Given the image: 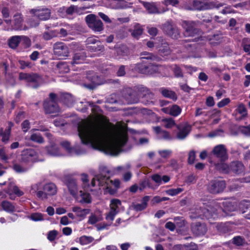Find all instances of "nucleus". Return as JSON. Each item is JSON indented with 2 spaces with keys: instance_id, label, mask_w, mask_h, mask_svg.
<instances>
[{
  "instance_id": "nucleus-1",
  "label": "nucleus",
  "mask_w": 250,
  "mask_h": 250,
  "mask_svg": "<svg viewBox=\"0 0 250 250\" xmlns=\"http://www.w3.org/2000/svg\"><path fill=\"white\" fill-rule=\"evenodd\" d=\"M78 132L83 144L111 155H117L127 141L125 127L109 123L104 116L79 124Z\"/></svg>"
},
{
  "instance_id": "nucleus-2",
  "label": "nucleus",
  "mask_w": 250,
  "mask_h": 250,
  "mask_svg": "<svg viewBox=\"0 0 250 250\" xmlns=\"http://www.w3.org/2000/svg\"><path fill=\"white\" fill-rule=\"evenodd\" d=\"M106 173H109V171L106 167L101 169L100 173L95 175L91 180V186L92 187L105 186L106 192L110 194H113L119 188L120 182L118 179L110 180L106 175Z\"/></svg>"
},
{
  "instance_id": "nucleus-3",
  "label": "nucleus",
  "mask_w": 250,
  "mask_h": 250,
  "mask_svg": "<svg viewBox=\"0 0 250 250\" xmlns=\"http://www.w3.org/2000/svg\"><path fill=\"white\" fill-rule=\"evenodd\" d=\"M31 192L32 193H36L40 199L45 200L55 195L57 192V188L53 183H48L44 185L38 183L31 186Z\"/></svg>"
},
{
  "instance_id": "nucleus-4",
  "label": "nucleus",
  "mask_w": 250,
  "mask_h": 250,
  "mask_svg": "<svg viewBox=\"0 0 250 250\" xmlns=\"http://www.w3.org/2000/svg\"><path fill=\"white\" fill-rule=\"evenodd\" d=\"M140 58L143 60V62H145V63L148 62L149 65L147 66L145 65L144 68L140 69L139 66L142 65V64H137L136 69L140 72L142 73H147L149 74H153L159 72L160 71L161 66H159L150 62V61L154 60L156 59V57L152 54L147 52H143L141 54Z\"/></svg>"
},
{
  "instance_id": "nucleus-5",
  "label": "nucleus",
  "mask_w": 250,
  "mask_h": 250,
  "mask_svg": "<svg viewBox=\"0 0 250 250\" xmlns=\"http://www.w3.org/2000/svg\"><path fill=\"white\" fill-rule=\"evenodd\" d=\"M223 3L211 1L208 3L205 2L204 0H193L192 1V5L188 8L189 10H203L210 9L213 8L219 9L224 6Z\"/></svg>"
},
{
  "instance_id": "nucleus-6",
  "label": "nucleus",
  "mask_w": 250,
  "mask_h": 250,
  "mask_svg": "<svg viewBox=\"0 0 250 250\" xmlns=\"http://www.w3.org/2000/svg\"><path fill=\"white\" fill-rule=\"evenodd\" d=\"M19 79L24 80L28 83L29 86L34 88H37L41 81V77L35 73L27 74L25 73H21L19 74Z\"/></svg>"
},
{
  "instance_id": "nucleus-7",
  "label": "nucleus",
  "mask_w": 250,
  "mask_h": 250,
  "mask_svg": "<svg viewBox=\"0 0 250 250\" xmlns=\"http://www.w3.org/2000/svg\"><path fill=\"white\" fill-rule=\"evenodd\" d=\"M138 89L139 93H137L136 90H132L130 88L125 89V92L127 95L125 93V99L126 103L127 104H134L139 101V98L141 96L140 92H146L147 93L148 90L146 88L141 87L140 88H136Z\"/></svg>"
},
{
  "instance_id": "nucleus-8",
  "label": "nucleus",
  "mask_w": 250,
  "mask_h": 250,
  "mask_svg": "<svg viewBox=\"0 0 250 250\" xmlns=\"http://www.w3.org/2000/svg\"><path fill=\"white\" fill-rule=\"evenodd\" d=\"M56 95L51 93L49 94L50 99L44 102L43 106L46 113L52 114L60 111V109L56 102Z\"/></svg>"
},
{
  "instance_id": "nucleus-9",
  "label": "nucleus",
  "mask_w": 250,
  "mask_h": 250,
  "mask_svg": "<svg viewBox=\"0 0 250 250\" xmlns=\"http://www.w3.org/2000/svg\"><path fill=\"white\" fill-rule=\"evenodd\" d=\"M85 21L88 26L95 31H101L103 29V25L101 21L93 14L87 15Z\"/></svg>"
},
{
  "instance_id": "nucleus-10",
  "label": "nucleus",
  "mask_w": 250,
  "mask_h": 250,
  "mask_svg": "<svg viewBox=\"0 0 250 250\" xmlns=\"http://www.w3.org/2000/svg\"><path fill=\"white\" fill-rule=\"evenodd\" d=\"M165 33L173 39H178L180 36L179 30L171 21H167L162 25Z\"/></svg>"
},
{
  "instance_id": "nucleus-11",
  "label": "nucleus",
  "mask_w": 250,
  "mask_h": 250,
  "mask_svg": "<svg viewBox=\"0 0 250 250\" xmlns=\"http://www.w3.org/2000/svg\"><path fill=\"white\" fill-rule=\"evenodd\" d=\"M121 206V202L119 199H114L110 201V210L106 216V219L107 221L112 222L114 220L115 215L119 212V208Z\"/></svg>"
},
{
  "instance_id": "nucleus-12",
  "label": "nucleus",
  "mask_w": 250,
  "mask_h": 250,
  "mask_svg": "<svg viewBox=\"0 0 250 250\" xmlns=\"http://www.w3.org/2000/svg\"><path fill=\"white\" fill-rule=\"evenodd\" d=\"M226 187L225 182L223 180L211 181L208 187V190L212 193H218L223 191Z\"/></svg>"
},
{
  "instance_id": "nucleus-13",
  "label": "nucleus",
  "mask_w": 250,
  "mask_h": 250,
  "mask_svg": "<svg viewBox=\"0 0 250 250\" xmlns=\"http://www.w3.org/2000/svg\"><path fill=\"white\" fill-rule=\"evenodd\" d=\"M181 24L185 29V36H194L198 32V30L195 28V23L193 21H183Z\"/></svg>"
},
{
  "instance_id": "nucleus-14",
  "label": "nucleus",
  "mask_w": 250,
  "mask_h": 250,
  "mask_svg": "<svg viewBox=\"0 0 250 250\" xmlns=\"http://www.w3.org/2000/svg\"><path fill=\"white\" fill-rule=\"evenodd\" d=\"M22 161L25 163L35 162L39 161L36 152L32 149L24 150L21 154Z\"/></svg>"
},
{
  "instance_id": "nucleus-15",
  "label": "nucleus",
  "mask_w": 250,
  "mask_h": 250,
  "mask_svg": "<svg viewBox=\"0 0 250 250\" xmlns=\"http://www.w3.org/2000/svg\"><path fill=\"white\" fill-rule=\"evenodd\" d=\"M213 154L218 158L220 161H225L228 158L227 150L223 145L215 146L212 150Z\"/></svg>"
},
{
  "instance_id": "nucleus-16",
  "label": "nucleus",
  "mask_w": 250,
  "mask_h": 250,
  "mask_svg": "<svg viewBox=\"0 0 250 250\" xmlns=\"http://www.w3.org/2000/svg\"><path fill=\"white\" fill-rule=\"evenodd\" d=\"M54 54L59 57H67L69 54L67 46L63 42H57L53 46Z\"/></svg>"
},
{
  "instance_id": "nucleus-17",
  "label": "nucleus",
  "mask_w": 250,
  "mask_h": 250,
  "mask_svg": "<svg viewBox=\"0 0 250 250\" xmlns=\"http://www.w3.org/2000/svg\"><path fill=\"white\" fill-rule=\"evenodd\" d=\"M0 211L12 213L17 211V208L12 203L4 200L0 201Z\"/></svg>"
},
{
  "instance_id": "nucleus-18",
  "label": "nucleus",
  "mask_w": 250,
  "mask_h": 250,
  "mask_svg": "<svg viewBox=\"0 0 250 250\" xmlns=\"http://www.w3.org/2000/svg\"><path fill=\"white\" fill-rule=\"evenodd\" d=\"M67 186L70 194L77 200H78L79 189L76 181L73 179H69L67 183Z\"/></svg>"
},
{
  "instance_id": "nucleus-19",
  "label": "nucleus",
  "mask_w": 250,
  "mask_h": 250,
  "mask_svg": "<svg viewBox=\"0 0 250 250\" xmlns=\"http://www.w3.org/2000/svg\"><path fill=\"white\" fill-rule=\"evenodd\" d=\"M246 107L243 104H239L235 110L233 115L236 120H241L247 116Z\"/></svg>"
},
{
  "instance_id": "nucleus-20",
  "label": "nucleus",
  "mask_w": 250,
  "mask_h": 250,
  "mask_svg": "<svg viewBox=\"0 0 250 250\" xmlns=\"http://www.w3.org/2000/svg\"><path fill=\"white\" fill-rule=\"evenodd\" d=\"M72 210L80 221L83 220L90 211L89 208H82L78 206L73 207L72 208Z\"/></svg>"
},
{
  "instance_id": "nucleus-21",
  "label": "nucleus",
  "mask_w": 250,
  "mask_h": 250,
  "mask_svg": "<svg viewBox=\"0 0 250 250\" xmlns=\"http://www.w3.org/2000/svg\"><path fill=\"white\" fill-rule=\"evenodd\" d=\"M23 18L21 14L17 13L13 17L11 21V29L14 30H21L22 29Z\"/></svg>"
},
{
  "instance_id": "nucleus-22",
  "label": "nucleus",
  "mask_w": 250,
  "mask_h": 250,
  "mask_svg": "<svg viewBox=\"0 0 250 250\" xmlns=\"http://www.w3.org/2000/svg\"><path fill=\"white\" fill-rule=\"evenodd\" d=\"M191 229L193 233L197 236L205 234L207 230L206 225L200 223L192 224Z\"/></svg>"
},
{
  "instance_id": "nucleus-23",
  "label": "nucleus",
  "mask_w": 250,
  "mask_h": 250,
  "mask_svg": "<svg viewBox=\"0 0 250 250\" xmlns=\"http://www.w3.org/2000/svg\"><path fill=\"white\" fill-rule=\"evenodd\" d=\"M191 126L187 123L180 125L179 126V132L177 134V138L179 139H184L190 131Z\"/></svg>"
},
{
  "instance_id": "nucleus-24",
  "label": "nucleus",
  "mask_w": 250,
  "mask_h": 250,
  "mask_svg": "<svg viewBox=\"0 0 250 250\" xmlns=\"http://www.w3.org/2000/svg\"><path fill=\"white\" fill-rule=\"evenodd\" d=\"M34 14L41 20H47L50 18L51 12L48 9H42L35 10Z\"/></svg>"
},
{
  "instance_id": "nucleus-25",
  "label": "nucleus",
  "mask_w": 250,
  "mask_h": 250,
  "mask_svg": "<svg viewBox=\"0 0 250 250\" xmlns=\"http://www.w3.org/2000/svg\"><path fill=\"white\" fill-rule=\"evenodd\" d=\"M149 198V196H145L142 199L141 203L134 204L132 205V207L136 211H141L145 209L147 207Z\"/></svg>"
},
{
  "instance_id": "nucleus-26",
  "label": "nucleus",
  "mask_w": 250,
  "mask_h": 250,
  "mask_svg": "<svg viewBox=\"0 0 250 250\" xmlns=\"http://www.w3.org/2000/svg\"><path fill=\"white\" fill-rule=\"evenodd\" d=\"M239 208L243 213H246L245 217L250 219V201H244L239 205Z\"/></svg>"
},
{
  "instance_id": "nucleus-27",
  "label": "nucleus",
  "mask_w": 250,
  "mask_h": 250,
  "mask_svg": "<svg viewBox=\"0 0 250 250\" xmlns=\"http://www.w3.org/2000/svg\"><path fill=\"white\" fill-rule=\"evenodd\" d=\"M103 219L102 213L100 211H96L91 213L88 220V223L94 225Z\"/></svg>"
},
{
  "instance_id": "nucleus-28",
  "label": "nucleus",
  "mask_w": 250,
  "mask_h": 250,
  "mask_svg": "<svg viewBox=\"0 0 250 250\" xmlns=\"http://www.w3.org/2000/svg\"><path fill=\"white\" fill-rule=\"evenodd\" d=\"M86 57V54L83 51L76 53L73 56V61L71 62L72 64L83 63Z\"/></svg>"
},
{
  "instance_id": "nucleus-29",
  "label": "nucleus",
  "mask_w": 250,
  "mask_h": 250,
  "mask_svg": "<svg viewBox=\"0 0 250 250\" xmlns=\"http://www.w3.org/2000/svg\"><path fill=\"white\" fill-rule=\"evenodd\" d=\"M231 171L236 174H240L244 170V167L243 164L238 161L233 162L230 164Z\"/></svg>"
},
{
  "instance_id": "nucleus-30",
  "label": "nucleus",
  "mask_w": 250,
  "mask_h": 250,
  "mask_svg": "<svg viewBox=\"0 0 250 250\" xmlns=\"http://www.w3.org/2000/svg\"><path fill=\"white\" fill-rule=\"evenodd\" d=\"M214 165L216 168L222 172L228 173L231 171L230 165H228L225 161H220V163H214Z\"/></svg>"
},
{
  "instance_id": "nucleus-31",
  "label": "nucleus",
  "mask_w": 250,
  "mask_h": 250,
  "mask_svg": "<svg viewBox=\"0 0 250 250\" xmlns=\"http://www.w3.org/2000/svg\"><path fill=\"white\" fill-rule=\"evenodd\" d=\"M13 125V124L10 122L9 123V126L7 129H6L4 131L3 129L0 130V135L3 142L7 143L8 141L10 135L11 128Z\"/></svg>"
},
{
  "instance_id": "nucleus-32",
  "label": "nucleus",
  "mask_w": 250,
  "mask_h": 250,
  "mask_svg": "<svg viewBox=\"0 0 250 250\" xmlns=\"http://www.w3.org/2000/svg\"><path fill=\"white\" fill-rule=\"evenodd\" d=\"M161 92L165 97L169 98L174 101H176L177 99L176 93L174 91L168 89L162 88L161 89Z\"/></svg>"
},
{
  "instance_id": "nucleus-33",
  "label": "nucleus",
  "mask_w": 250,
  "mask_h": 250,
  "mask_svg": "<svg viewBox=\"0 0 250 250\" xmlns=\"http://www.w3.org/2000/svg\"><path fill=\"white\" fill-rule=\"evenodd\" d=\"M61 145L71 155H73L74 153L76 154H80L82 153V152L77 151L75 148H72L70 146L69 142L67 141H62L61 143Z\"/></svg>"
},
{
  "instance_id": "nucleus-34",
  "label": "nucleus",
  "mask_w": 250,
  "mask_h": 250,
  "mask_svg": "<svg viewBox=\"0 0 250 250\" xmlns=\"http://www.w3.org/2000/svg\"><path fill=\"white\" fill-rule=\"evenodd\" d=\"M80 197H79V202L81 203L88 204L91 202L90 195L86 192H83L82 190H79Z\"/></svg>"
},
{
  "instance_id": "nucleus-35",
  "label": "nucleus",
  "mask_w": 250,
  "mask_h": 250,
  "mask_svg": "<svg viewBox=\"0 0 250 250\" xmlns=\"http://www.w3.org/2000/svg\"><path fill=\"white\" fill-rule=\"evenodd\" d=\"M157 48L159 49V51L163 53L164 55H167L170 52L167 43L164 42L163 40H162L161 45L159 44Z\"/></svg>"
},
{
  "instance_id": "nucleus-36",
  "label": "nucleus",
  "mask_w": 250,
  "mask_h": 250,
  "mask_svg": "<svg viewBox=\"0 0 250 250\" xmlns=\"http://www.w3.org/2000/svg\"><path fill=\"white\" fill-rule=\"evenodd\" d=\"M21 42V36H14L12 37L9 40L8 44L12 48H16Z\"/></svg>"
},
{
  "instance_id": "nucleus-37",
  "label": "nucleus",
  "mask_w": 250,
  "mask_h": 250,
  "mask_svg": "<svg viewBox=\"0 0 250 250\" xmlns=\"http://www.w3.org/2000/svg\"><path fill=\"white\" fill-rule=\"evenodd\" d=\"M57 68L59 73H66L69 72V68L65 62H60L57 64Z\"/></svg>"
},
{
  "instance_id": "nucleus-38",
  "label": "nucleus",
  "mask_w": 250,
  "mask_h": 250,
  "mask_svg": "<svg viewBox=\"0 0 250 250\" xmlns=\"http://www.w3.org/2000/svg\"><path fill=\"white\" fill-rule=\"evenodd\" d=\"M94 239L90 236L83 235L79 239V242L82 245H86L92 243Z\"/></svg>"
},
{
  "instance_id": "nucleus-39",
  "label": "nucleus",
  "mask_w": 250,
  "mask_h": 250,
  "mask_svg": "<svg viewBox=\"0 0 250 250\" xmlns=\"http://www.w3.org/2000/svg\"><path fill=\"white\" fill-rule=\"evenodd\" d=\"M47 152L51 156H58L62 155L58 148L56 146H51L47 147Z\"/></svg>"
},
{
  "instance_id": "nucleus-40",
  "label": "nucleus",
  "mask_w": 250,
  "mask_h": 250,
  "mask_svg": "<svg viewBox=\"0 0 250 250\" xmlns=\"http://www.w3.org/2000/svg\"><path fill=\"white\" fill-rule=\"evenodd\" d=\"M143 29L142 27L139 24H135L134 26V29L132 32V35L136 38L138 37L142 34Z\"/></svg>"
},
{
  "instance_id": "nucleus-41",
  "label": "nucleus",
  "mask_w": 250,
  "mask_h": 250,
  "mask_svg": "<svg viewBox=\"0 0 250 250\" xmlns=\"http://www.w3.org/2000/svg\"><path fill=\"white\" fill-rule=\"evenodd\" d=\"M144 6L149 13H159L158 10L153 3L145 2Z\"/></svg>"
},
{
  "instance_id": "nucleus-42",
  "label": "nucleus",
  "mask_w": 250,
  "mask_h": 250,
  "mask_svg": "<svg viewBox=\"0 0 250 250\" xmlns=\"http://www.w3.org/2000/svg\"><path fill=\"white\" fill-rule=\"evenodd\" d=\"M30 139L34 142L37 143H42L43 142V138L39 133H32Z\"/></svg>"
},
{
  "instance_id": "nucleus-43",
  "label": "nucleus",
  "mask_w": 250,
  "mask_h": 250,
  "mask_svg": "<svg viewBox=\"0 0 250 250\" xmlns=\"http://www.w3.org/2000/svg\"><path fill=\"white\" fill-rule=\"evenodd\" d=\"M184 191V188H170L165 191V192L167 194L171 196H176L181 192Z\"/></svg>"
},
{
  "instance_id": "nucleus-44",
  "label": "nucleus",
  "mask_w": 250,
  "mask_h": 250,
  "mask_svg": "<svg viewBox=\"0 0 250 250\" xmlns=\"http://www.w3.org/2000/svg\"><path fill=\"white\" fill-rule=\"evenodd\" d=\"M12 192L18 196H21L23 194V192L18 187L15 185L11 186L8 188L7 193L10 194Z\"/></svg>"
},
{
  "instance_id": "nucleus-45",
  "label": "nucleus",
  "mask_w": 250,
  "mask_h": 250,
  "mask_svg": "<svg viewBox=\"0 0 250 250\" xmlns=\"http://www.w3.org/2000/svg\"><path fill=\"white\" fill-rule=\"evenodd\" d=\"M81 181L83 183V188L84 189H87L88 188L91 186L92 187H93L91 186V184L89 185V180L88 179V176L87 174L83 173L81 175Z\"/></svg>"
},
{
  "instance_id": "nucleus-46",
  "label": "nucleus",
  "mask_w": 250,
  "mask_h": 250,
  "mask_svg": "<svg viewBox=\"0 0 250 250\" xmlns=\"http://www.w3.org/2000/svg\"><path fill=\"white\" fill-rule=\"evenodd\" d=\"M161 124L166 128H171L175 125L174 121L171 118L163 119L161 121Z\"/></svg>"
},
{
  "instance_id": "nucleus-47",
  "label": "nucleus",
  "mask_w": 250,
  "mask_h": 250,
  "mask_svg": "<svg viewBox=\"0 0 250 250\" xmlns=\"http://www.w3.org/2000/svg\"><path fill=\"white\" fill-rule=\"evenodd\" d=\"M1 13L3 18L4 19V22L8 25L11 24V20L8 19L9 17V10L7 8H4L2 9Z\"/></svg>"
},
{
  "instance_id": "nucleus-48",
  "label": "nucleus",
  "mask_w": 250,
  "mask_h": 250,
  "mask_svg": "<svg viewBox=\"0 0 250 250\" xmlns=\"http://www.w3.org/2000/svg\"><path fill=\"white\" fill-rule=\"evenodd\" d=\"M153 129L156 133L160 134L163 138L167 139L170 138L168 132L166 131H162L160 127L155 126L153 127Z\"/></svg>"
},
{
  "instance_id": "nucleus-49",
  "label": "nucleus",
  "mask_w": 250,
  "mask_h": 250,
  "mask_svg": "<svg viewBox=\"0 0 250 250\" xmlns=\"http://www.w3.org/2000/svg\"><path fill=\"white\" fill-rule=\"evenodd\" d=\"M170 115L173 116H177L182 111L181 108L177 105H173L170 106Z\"/></svg>"
},
{
  "instance_id": "nucleus-50",
  "label": "nucleus",
  "mask_w": 250,
  "mask_h": 250,
  "mask_svg": "<svg viewBox=\"0 0 250 250\" xmlns=\"http://www.w3.org/2000/svg\"><path fill=\"white\" fill-rule=\"evenodd\" d=\"M124 0H113L112 4H114L117 2V5L113 6V8L115 9H124L127 8L128 6L127 4H124L123 2Z\"/></svg>"
},
{
  "instance_id": "nucleus-51",
  "label": "nucleus",
  "mask_w": 250,
  "mask_h": 250,
  "mask_svg": "<svg viewBox=\"0 0 250 250\" xmlns=\"http://www.w3.org/2000/svg\"><path fill=\"white\" fill-rule=\"evenodd\" d=\"M19 62L20 65V68L22 69H24L26 67L30 68H32L34 65L33 63L29 61L20 60L19 61Z\"/></svg>"
},
{
  "instance_id": "nucleus-52",
  "label": "nucleus",
  "mask_w": 250,
  "mask_h": 250,
  "mask_svg": "<svg viewBox=\"0 0 250 250\" xmlns=\"http://www.w3.org/2000/svg\"><path fill=\"white\" fill-rule=\"evenodd\" d=\"M64 103L67 106H71L74 103L72 96L69 94H66L64 96Z\"/></svg>"
},
{
  "instance_id": "nucleus-53",
  "label": "nucleus",
  "mask_w": 250,
  "mask_h": 250,
  "mask_svg": "<svg viewBox=\"0 0 250 250\" xmlns=\"http://www.w3.org/2000/svg\"><path fill=\"white\" fill-rule=\"evenodd\" d=\"M244 50L245 52L250 53V39H244L242 42Z\"/></svg>"
},
{
  "instance_id": "nucleus-54",
  "label": "nucleus",
  "mask_w": 250,
  "mask_h": 250,
  "mask_svg": "<svg viewBox=\"0 0 250 250\" xmlns=\"http://www.w3.org/2000/svg\"><path fill=\"white\" fill-rule=\"evenodd\" d=\"M29 218L34 221H39L43 220V215L41 213H34L31 214Z\"/></svg>"
},
{
  "instance_id": "nucleus-55",
  "label": "nucleus",
  "mask_w": 250,
  "mask_h": 250,
  "mask_svg": "<svg viewBox=\"0 0 250 250\" xmlns=\"http://www.w3.org/2000/svg\"><path fill=\"white\" fill-rule=\"evenodd\" d=\"M222 36L221 35H214L209 40L211 44H215L220 42Z\"/></svg>"
},
{
  "instance_id": "nucleus-56",
  "label": "nucleus",
  "mask_w": 250,
  "mask_h": 250,
  "mask_svg": "<svg viewBox=\"0 0 250 250\" xmlns=\"http://www.w3.org/2000/svg\"><path fill=\"white\" fill-rule=\"evenodd\" d=\"M233 243L237 246L242 245L244 243V239L241 236H238L233 238Z\"/></svg>"
},
{
  "instance_id": "nucleus-57",
  "label": "nucleus",
  "mask_w": 250,
  "mask_h": 250,
  "mask_svg": "<svg viewBox=\"0 0 250 250\" xmlns=\"http://www.w3.org/2000/svg\"><path fill=\"white\" fill-rule=\"evenodd\" d=\"M13 169L17 173H23L27 170V168L21 167L19 164H15L13 166Z\"/></svg>"
},
{
  "instance_id": "nucleus-58",
  "label": "nucleus",
  "mask_w": 250,
  "mask_h": 250,
  "mask_svg": "<svg viewBox=\"0 0 250 250\" xmlns=\"http://www.w3.org/2000/svg\"><path fill=\"white\" fill-rule=\"evenodd\" d=\"M57 234L58 232L56 230H51L49 232L47 236V238L49 241H53L55 239Z\"/></svg>"
},
{
  "instance_id": "nucleus-59",
  "label": "nucleus",
  "mask_w": 250,
  "mask_h": 250,
  "mask_svg": "<svg viewBox=\"0 0 250 250\" xmlns=\"http://www.w3.org/2000/svg\"><path fill=\"white\" fill-rule=\"evenodd\" d=\"M152 179L158 185L162 184V176L159 174H156L152 175Z\"/></svg>"
},
{
  "instance_id": "nucleus-60",
  "label": "nucleus",
  "mask_w": 250,
  "mask_h": 250,
  "mask_svg": "<svg viewBox=\"0 0 250 250\" xmlns=\"http://www.w3.org/2000/svg\"><path fill=\"white\" fill-rule=\"evenodd\" d=\"M158 153L160 156H161L163 158H166L168 157L170 155L171 151L169 150H159L158 151Z\"/></svg>"
},
{
  "instance_id": "nucleus-61",
  "label": "nucleus",
  "mask_w": 250,
  "mask_h": 250,
  "mask_svg": "<svg viewBox=\"0 0 250 250\" xmlns=\"http://www.w3.org/2000/svg\"><path fill=\"white\" fill-rule=\"evenodd\" d=\"M173 69L174 74L176 77H182L183 76L182 71L179 66L177 65H174Z\"/></svg>"
},
{
  "instance_id": "nucleus-62",
  "label": "nucleus",
  "mask_w": 250,
  "mask_h": 250,
  "mask_svg": "<svg viewBox=\"0 0 250 250\" xmlns=\"http://www.w3.org/2000/svg\"><path fill=\"white\" fill-rule=\"evenodd\" d=\"M239 130L243 134L247 136H250V126H241L239 128Z\"/></svg>"
},
{
  "instance_id": "nucleus-63",
  "label": "nucleus",
  "mask_w": 250,
  "mask_h": 250,
  "mask_svg": "<svg viewBox=\"0 0 250 250\" xmlns=\"http://www.w3.org/2000/svg\"><path fill=\"white\" fill-rule=\"evenodd\" d=\"M21 42H22L26 47L30 46L31 44L30 40L27 37L21 36Z\"/></svg>"
},
{
  "instance_id": "nucleus-64",
  "label": "nucleus",
  "mask_w": 250,
  "mask_h": 250,
  "mask_svg": "<svg viewBox=\"0 0 250 250\" xmlns=\"http://www.w3.org/2000/svg\"><path fill=\"white\" fill-rule=\"evenodd\" d=\"M179 3L178 0H165L163 3L166 6L171 5L172 6H176Z\"/></svg>"
}]
</instances>
